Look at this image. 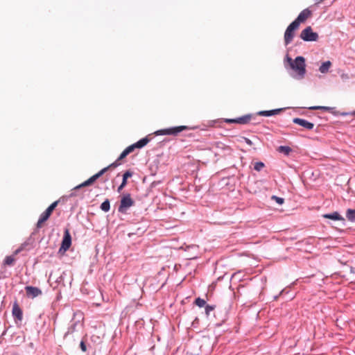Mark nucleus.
<instances>
[{
	"instance_id": "obj_1",
	"label": "nucleus",
	"mask_w": 355,
	"mask_h": 355,
	"mask_svg": "<svg viewBox=\"0 0 355 355\" xmlns=\"http://www.w3.org/2000/svg\"><path fill=\"white\" fill-rule=\"evenodd\" d=\"M286 59L291 68L296 72V74L293 76L299 80L304 78L306 71L305 58L302 56H297L293 60L287 55Z\"/></svg>"
},
{
	"instance_id": "obj_2",
	"label": "nucleus",
	"mask_w": 355,
	"mask_h": 355,
	"mask_svg": "<svg viewBox=\"0 0 355 355\" xmlns=\"http://www.w3.org/2000/svg\"><path fill=\"white\" fill-rule=\"evenodd\" d=\"M109 170V167H105L103 169H101L100 171H98L95 175L90 177L88 180L83 182L82 184L75 187L72 192L69 194V197H74L77 196V193L76 192V190L80 189L82 187H87L91 184H92L98 178H99L101 176H102L105 173H106Z\"/></svg>"
},
{
	"instance_id": "obj_3",
	"label": "nucleus",
	"mask_w": 355,
	"mask_h": 355,
	"mask_svg": "<svg viewBox=\"0 0 355 355\" xmlns=\"http://www.w3.org/2000/svg\"><path fill=\"white\" fill-rule=\"evenodd\" d=\"M135 202L132 198L130 193H123L121 197L120 205L118 211L121 214H126L128 209L135 205Z\"/></svg>"
},
{
	"instance_id": "obj_4",
	"label": "nucleus",
	"mask_w": 355,
	"mask_h": 355,
	"mask_svg": "<svg viewBox=\"0 0 355 355\" xmlns=\"http://www.w3.org/2000/svg\"><path fill=\"white\" fill-rule=\"evenodd\" d=\"M189 127L187 125L175 126L165 129L157 130L155 134L156 135H173L176 136L183 130H188Z\"/></svg>"
},
{
	"instance_id": "obj_5",
	"label": "nucleus",
	"mask_w": 355,
	"mask_h": 355,
	"mask_svg": "<svg viewBox=\"0 0 355 355\" xmlns=\"http://www.w3.org/2000/svg\"><path fill=\"white\" fill-rule=\"evenodd\" d=\"M300 38L305 42H315L318 40V34L313 32L311 26L306 27L300 33Z\"/></svg>"
},
{
	"instance_id": "obj_6",
	"label": "nucleus",
	"mask_w": 355,
	"mask_h": 355,
	"mask_svg": "<svg viewBox=\"0 0 355 355\" xmlns=\"http://www.w3.org/2000/svg\"><path fill=\"white\" fill-rule=\"evenodd\" d=\"M299 28V26L293 21L291 22L286 28L284 33V44L286 46L288 45L293 40L295 33V31Z\"/></svg>"
},
{
	"instance_id": "obj_7",
	"label": "nucleus",
	"mask_w": 355,
	"mask_h": 355,
	"mask_svg": "<svg viewBox=\"0 0 355 355\" xmlns=\"http://www.w3.org/2000/svg\"><path fill=\"white\" fill-rule=\"evenodd\" d=\"M256 116L252 114H248L235 119H225V122L227 123L248 124L251 120L255 119Z\"/></svg>"
},
{
	"instance_id": "obj_8",
	"label": "nucleus",
	"mask_w": 355,
	"mask_h": 355,
	"mask_svg": "<svg viewBox=\"0 0 355 355\" xmlns=\"http://www.w3.org/2000/svg\"><path fill=\"white\" fill-rule=\"evenodd\" d=\"M71 245V236L68 229H65L59 252H65Z\"/></svg>"
},
{
	"instance_id": "obj_9",
	"label": "nucleus",
	"mask_w": 355,
	"mask_h": 355,
	"mask_svg": "<svg viewBox=\"0 0 355 355\" xmlns=\"http://www.w3.org/2000/svg\"><path fill=\"white\" fill-rule=\"evenodd\" d=\"M311 15L312 12L309 8H306L299 14L293 22L300 26V23L305 21Z\"/></svg>"
},
{
	"instance_id": "obj_10",
	"label": "nucleus",
	"mask_w": 355,
	"mask_h": 355,
	"mask_svg": "<svg viewBox=\"0 0 355 355\" xmlns=\"http://www.w3.org/2000/svg\"><path fill=\"white\" fill-rule=\"evenodd\" d=\"M26 294L28 297L35 298L40 295H42V292L41 289L37 287L32 286H26L25 287Z\"/></svg>"
},
{
	"instance_id": "obj_11",
	"label": "nucleus",
	"mask_w": 355,
	"mask_h": 355,
	"mask_svg": "<svg viewBox=\"0 0 355 355\" xmlns=\"http://www.w3.org/2000/svg\"><path fill=\"white\" fill-rule=\"evenodd\" d=\"M12 313V315H13L15 321L17 320V321L21 322L22 320L23 312L17 302H15L13 304Z\"/></svg>"
},
{
	"instance_id": "obj_12",
	"label": "nucleus",
	"mask_w": 355,
	"mask_h": 355,
	"mask_svg": "<svg viewBox=\"0 0 355 355\" xmlns=\"http://www.w3.org/2000/svg\"><path fill=\"white\" fill-rule=\"evenodd\" d=\"M293 122L295 124L302 126L305 129L312 130L314 128V124L304 119L294 118Z\"/></svg>"
},
{
	"instance_id": "obj_13",
	"label": "nucleus",
	"mask_w": 355,
	"mask_h": 355,
	"mask_svg": "<svg viewBox=\"0 0 355 355\" xmlns=\"http://www.w3.org/2000/svg\"><path fill=\"white\" fill-rule=\"evenodd\" d=\"M60 200H56L53 202L52 204H51L47 209L41 214L40 216H42L44 220H47L50 216L51 215L53 211L55 209V207L58 206Z\"/></svg>"
},
{
	"instance_id": "obj_14",
	"label": "nucleus",
	"mask_w": 355,
	"mask_h": 355,
	"mask_svg": "<svg viewBox=\"0 0 355 355\" xmlns=\"http://www.w3.org/2000/svg\"><path fill=\"white\" fill-rule=\"evenodd\" d=\"M283 108L274 109L271 110H263L257 113V115L263 116H271L279 114L283 111Z\"/></svg>"
},
{
	"instance_id": "obj_15",
	"label": "nucleus",
	"mask_w": 355,
	"mask_h": 355,
	"mask_svg": "<svg viewBox=\"0 0 355 355\" xmlns=\"http://www.w3.org/2000/svg\"><path fill=\"white\" fill-rule=\"evenodd\" d=\"M132 175H133V173L130 171H127L123 174L122 182L121 183V184L119 186V187L117 189V191L119 193H120L121 191V190L126 186L127 182H127L128 178H131L132 176Z\"/></svg>"
},
{
	"instance_id": "obj_16",
	"label": "nucleus",
	"mask_w": 355,
	"mask_h": 355,
	"mask_svg": "<svg viewBox=\"0 0 355 355\" xmlns=\"http://www.w3.org/2000/svg\"><path fill=\"white\" fill-rule=\"evenodd\" d=\"M322 216L324 218H328V219H331L333 220L345 221V218L338 211H334L332 213L325 214Z\"/></svg>"
},
{
	"instance_id": "obj_17",
	"label": "nucleus",
	"mask_w": 355,
	"mask_h": 355,
	"mask_svg": "<svg viewBox=\"0 0 355 355\" xmlns=\"http://www.w3.org/2000/svg\"><path fill=\"white\" fill-rule=\"evenodd\" d=\"M310 110H321L324 111H328L331 113H332L335 116L340 115V112L334 111L335 107H327V106H312L309 107Z\"/></svg>"
},
{
	"instance_id": "obj_18",
	"label": "nucleus",
	"mask_w": 355,
	"mask_h": 355,
	"mask_svg": "<svg viewBox=\"0 0 355 355\" xmlns=\"http://www.w3.org/2000/svg\"><path fill=\"white\" fill-rule=\"evenodd\" d=\"M331 66V62L329 60H327L321 64V66L319 67V71L322 73H327L329 71Z\"/></svg>"
},
{
	"instance_id": "obj_19",
	"label": "nucleus",
	"mask_w": 355,
	"mask_h": 355,
	"mask_svg": "<svg viewBox=\"0 0 355 355\" xmlns=\"http://www.w3.org/2000/svg\"><path fill=\"white\" fill-rule=\"evenodd\" d=\"M150 139L148 138V136L141 139L136 143H135V145L136 146V148H141L144 147L150 141Z\"/></svg>"
},
{
	"instance_id": "obj_20",
	"label": "nucleus",
	"mask_w": 355,
	"mask_h": 355,
	"mask_svg": "<svg viewBox=\"0 0 355 355\" xmlns=\"http://www.w3.org/2000/svg\"><path fill=\"white\" fill-rule=\"evenodd\" d=\"M346 218L350 222L355 223V209H348L346 211Z\"/></svg>"
},
{
	"instance_id": "obj_21",
	"label": "nucleus",
	"mask_w": 355,
	"mask_h": 355,
	"mask_svg": "<svg viewBox=\"0 0 355 355\" xmlns=\"http://www.w3.org/2000/svg\"><path fill=\"white\" fill-rule=\"evenodd\" d=\"M277 151L281 153H284L285 155H289L292 152V148L287 146H280L277 148Z\"/></svg>"
},
{
	"instance_id": "obj_22",
	"label": "nucleus",
	"mask_w": 355,
	"mask_h": 355,
	"mask_svg": "<svg viewBox=\"0 0 355 355\" xmlns=\"http://www.w3.org/2000/svg\"><path fill=\"white\" fill-rule=\"evenodd\" d=\"M101 209L105 212H107L110 209V202L109 199H105L101 205Z\"/></svg>"
},
{
	"instance_id": "obj_23",
	"label": "nucleus",
	"mask_w": 355,
	"mask_h": 355,
	"mask_svg": "<svg viewBox=\"0 0 355 355\" xmlns=\"http://www.w3.org/2000/svg\"><path fill=\"white\" fill-rule=\"evenodd\" d=\"M216 309V305L214 304H206L205 306V315H207V317H209L211 312H212L213 311H214Z\"/></svg>"
},
{
	"instance_id": "obj_24",
	"label": "nucleus",
	"mask_w": 355,
	"mask_h": 355,
	"mask_svg": "<svg viewBox=\"0 0 355 355\" xmlns=\"http://www.w3.org/2000/svg\"><path fill=\"white\" fill-rule=\"evenodd\" d=\"M194 304L200 308L205 307L207 304L206 301L200 297H197L194 301Z\"/></svg>"
},
{
	"instance_id": "obj_25",
	"label": "nucleus",
	"mask_w": 355,
	"mask_h": 355,
	"mask_svg": "<svg viewBox=\"0 0 355 355\" xmlns=\"http://www.w3.org/2000/svg\"><path fill=\"white\" fill-rule=\"evenodd\" d=\"M76 322L72 324L70 327H68L67 332L64 334V337H67L68 335L73 333L76 331Z\"/></svg>"
},
{
	"instance_id": "obj_26",
	"label": "nucleus",
	"mask_w": 355,
	"mask_h": 355,
	"mask_svg": "<svg viewBox=\"0 0 355 355\" xmlns=\"http://www.w3.org/2000/svg\"><path fill=\"white\" fill-rule=\"evenodd\" d=\"M15 261V259L12 256H7L5 259L3 263L8 266H12Z\"/></svg>"
},
{
	"instance_id": "obj_27",
	"label": "nucleus",
	"mask_w": 355,
	"mask_h": 355,
	"mask_svg": "<svg viewBox=\"0 0 355 355\" xmlns=\"http://www.w3.org/2000/svg\"><path fill=\"white\" fill-rule=\"evenodd\" d=\"M265 164L262 162H257L254 165V169L257 171H260L263 167Z\"/></svg>"
},
{
	"instance_id": "obj_28",
	"label": "nucleus",
	"mask_w": 355,
	"mask_h": 355,
	"mask_svg": "<svg viewBox=\"0 0 355 355\" xmlns=\"http://www.w3.org/2000/svg\"><path fill=\"white\" fill-rule=\"evenodd\" d=\"M45 221L46 220H44L42 216H40L39 220L36 224V230H35L33 234H35L38 229L42 227V223H44Z\"/></svg>"
},
{
	"instance_id": "obj_29",
	"label": "nucleus",
	"mask_w": 355,
	"mask_h": 355,
	"mask_svg": "<svg viewBox=\"0 0 355 355\" xmlns=\"http://www.w3.org/2000/svg\"><path fill=\"white\" fill-rule=\"evenodd\" d=\"M271 200H275L279 205H282L284 202V199L283 198L274 195L271 196Z\"/></svg>"
},
{
	"instance_id": "obj_30",
	"label": "nucleus",
	"mask_w": 355,
	"mask_h": 355,
	"mask_svg": "<svg viewBox=\"0 0 355 355\" xmlns=\"http://www.w3.org/2000/svg\"><path fill=\"white\" fill-rule=\"evenodd\" d=\"M136 148V146L135 144L128 146L124 150L129 155L132 152L134 151V150Z\"/></svg>"
},
{
	"instance_id": "obj_31",
	"label": "nucleus",
	"mask_w": 355,
	"mask_h": 355,
	"mask_svg": "<svg viewBox=\"0 0 355 355\" xmlns=\"http://www.w3.org/2000/svg\"><path fill=\"white\" fill-rule=\"evenodd\" d=\"M227 320V315L224 314L223 316L216 322V325L220 326Z\"/></svg>"
},
{
	"instance_id": "obj_32",
	"label": "nucleus",
	"mask_w": 355,
	"mask_h": 355,
	"mask_svg": "<svg viewBox=\"0 0 355 355\" xmlns=\"http://www.w3.org/2000/svg\"><path fill=\"white\" fill-rule=\"evenodd\" d=\"M120 164H121L120 162L118 161V159H116V161H114L113 163L110 164L107 167H109V169L113 168H116V167L119 166Z\"/></svg>"
},
{
	"instance_id": "obj_33",
	"label": "nucleus",
	"mask_w": 355,
	"mask_h": 355,
	"mask_svg": "<svg viewBox=\"0 0 355 355\" xmlns=\"http://www.w3.org/2000/svg\"><path fill=\"white\" fill-rule=\"evenodd\" d=\"M27 245V244L26 243H23L18 249H17L14 254H19V252H21L25 248V246Z\"/></svg>"
},
{
	"instance_id": "obj_34",
	"label": "nucleus",
	"mask_w": 355,
	"mask_h": 355,
	"mask_svg": "<svg viewBox=\"0 0 355 355\" xmlns=\"http://www.w3.org/2000/svg\"><path fill=\"white\" fill-rule=\"evenodd\" d=\"M80 347L83 352H85L87 351V346H86L85 343L83 340H81V342L80 343Z\"/></svg>"
},
{
	"instance_id": "obj_35",
	"label": "nucleus",
	"mask_w": 355,
	"mask_h": 355,
	"mask_svg": "<svg viewBox=\"0 0 355 355\" xmlns=\"http://www.w3.org/2000/svg\"><path fill=\"white\" fill-rule=\"evenodd\" d=\"M128 154L125 151L123 150L121 155H119V157L117 158L118 161L120 162V160L123 159V158H125Z\"/></svg>"
},
{
	"instance_id": "obj_36",
	"label": "nucleus",
	"mask_w": 355,
	"mask_h": 355,
	"mask_svg": "<svg viewBox=\"0 0 355 355\" xmlns=\"http://www.w3.org/2000/svg\"><path fill=\"white\" fill-rule=\"evenodd\" d=\"M340 115H341V116H347V115L355 116V110L352 112H340Z\"/></svg>"
},
{
	"instance_id": "obj_37",
	"label": "nucleus",
	"mask_w": 355,
	"mask_h": 355,
	"mask_svg": "<svg viewBox=\"0 0 355 355\" xmlns=\"http://www.w3.org/2000/svg\"><path fill=\"white\" fill-rule=\"evenodd\" d=\"M243 140L245 141V142L248 145H249V146H252L253 143H252V141L250 139H248V138H247V137H243Z\"/></svg>"
},
{
	"instance_id": "obj_38",
	"label": "nucleus",
	"mask_w": 355,
	"mask_h": 355,
	"mask_svg": "<svg viewBox=\"0 0 355 355\" xmlns=\"http://www.w3.org/2000/svg\"><path fill=\"white\" fill-rule=\"evenodd\" d=\"M324 0H316L315 4H319L322 3Z\"/></svg>"
},
{
	"instance_id": "obj_39",
	"label": "nucleus",
	"mask_w": 355,
	"mask_h": 355,
	"mask_svg": "<svg viewBox=\"0 0 355 355\" xmlns=\"http://www.w3.org/2000/svg\"><path fill=\"white\" fill-rule=\"evenodd\" d=\"M351 272H355V268L352 267L351 268Z\"/></svg>"
}]
</instances>
